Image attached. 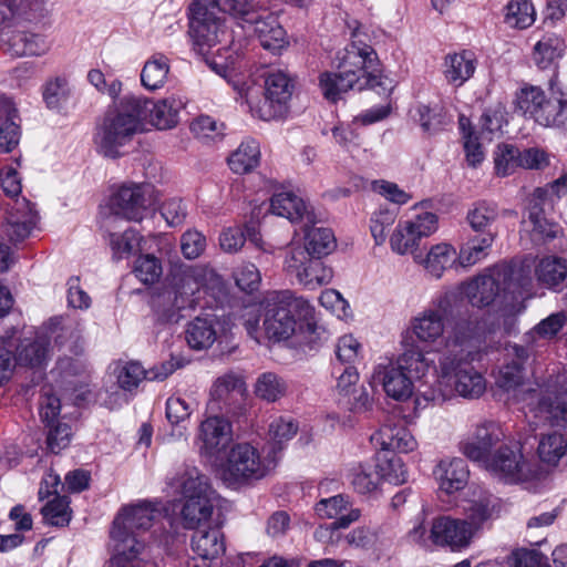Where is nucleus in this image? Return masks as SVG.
<instances>
[{"label":"nucleus","mask_w":567,"mask_h":567,"mask_svg":"<svg viewBox=\"0 0 567 567\" xmlns=\"http://www.w3.org/2000/svg\"><path fill=\"white\" fill-rule=\"evenodd\" d=\"M188 10V33L194 51L200 55L208 54L216 44L226 38L227 29L221 13H228L254 24V32L266 50L280 53L288 44L286 31L275 17L255 18L252 0H193Z\"/></svg>","instance_id":"obj_1"},{"label":"nucleus","mask_w":567,"mask_h":567,"mask_svg":"<svg viewBox=\"0 0 567 567\" xmlns=\"http://www.w3.org/2000/svg\"><path fill=\"white\" fill-rule=\"evenodd\" d=\"M262 309V333L259 318L245 320L248 334L258 343L265 338L270 342L299 348L315 341L318 329L316 310L303 297L290 290L272 291L265 298Z\"/></svg>","instance_id":"obj_2"},{"label":"nucleus","mask_w":567,"mask_h":567,"mask_svg":"<svg viewBox=\"0 0 567 567\" xmlns=\"http://www.w3.org/2000/svg\"><path fill=\"white\" fill-rule=\"evenodd\" d=\"M338 73L326 72L320 75L319 84L326 99L336 101L349 90L372 89L381 85L379 58L368 43L355 39L337 55Z\"/></svg>","instance_id":"obj_3"},{"label":"nucleus","mask_w":567,"mask_h":567,"mask_svg":"<svg viewBox=\"0 0 567 567\" xmlns=\"http://www.w3.org/2000/svg\"><path fill=\"white\" fill-rule=\"evenodd\" d=\"M147 103L145 96L134 94L118 101L96 128L94 143L99 153L111 158L124 154L123 148L145 128Z\"/></svg>","instance_id":"obj_4"},{"label":"nucleus","mask_w":567,"mask_h":567,"mask_svg":"<svg viewBox=\"0 0 567 567\" xmlns=\"http://www.w3.org/2000/svg\"><path fill=\"white\" fill-rule=\"evenodd\" d=\"M161 515L156 503L138 501L121 507L110 530V550L144 549L142 534L151 528Z\"/></svg>","instance_id":"obj_5"},{"label":"nucleus","mask_w":567,"mask_h":567,"mask_svg":"<svg viewBox=\"0 0 567 567\" xmlns=\"http://www.w3.org/2000/svg\"><path fill=\"white\" fill-rule=\"evenodd\" d=\"M275 466V456L261 457L251 444L238 443L228 451L218 474L227 486L238 488L265 478Z\"/></svg>","instance_id":"obj_6"},{"label":"nucleus","mask_w":567,"mask_h":567,"mask_svg":"<svg viewBox=\"0 0 567 567\" xmlns=\"http://www.w3.org/2000/svg\"><path fill=\"white\" fill-rule=\"evenodd\" d=\"M238 91L254 116L270 121L286 114L287 103L292 94V84L287 73L272 71L266 76L262 100H260V87L252 83L244 84L238 87Z\"/></svg>","instance_id":"obj_7"},{"label":"nucleus","mask_w":567,"mask_h":567,"mask_svg":"<svg viewBox=\"0 0 567 567\" xmlns=\"http://www.w3.org/2000/svg\"><path fill=\"white\" fill-rule=\"evenodd\" d=\"M177 486L185 498L182 509L185 527L195 529L209 524L217 496L207 477L193 468L178 477Z\"/></svg>","instance_id":"obj_8"},{"label":"nucleus","mask_w":567,"mask_h":567,"mask_svg":"<svg viewBox=\"0 0 567 567\" xmlns=\"http://www.w3.org/2000/svg\"><path fill=\"white\" fill-rule=\"evenodd\" d=\"M205 270L200 267L181 268L173 277V289L154 300V307L166 320H174L177 313L196 305L195 295L204 285Z\"/></svg>","instance_id":"obj_9"},{"label":"nucleus","mask_w":567,"mask_h":567,"mask_svg":"<svg viewBox=\"0 0 567 567\" xmlns=\"http://www.w3.org/2000/svg\"><path fill=\"white\" fill-rule=\"evenodd\" d=\"M483 466L491 475L509 484L540 481L547 475L538 462L506 445L497 449Z\"/></svg>","instance_id":"obj_10"},{"label":"nucleus","mask_w":567,"mask_h":567,"mask_svg":"<svg viewBox=\"0 0 567 567\" xmlns=\"http://www.w3.org/2000/svg\"><path fill=\"white\" fill-rule=\"evenodd\" d=\"M73 333L71 326L62 317L50 319L43 328L37 332L34 339H24L17 347L16 361L20 365L32 369H42L50 359V342L63 344L64 339Z\"/></svg>","instance_id":"obj_11"},{"label":"nucleus","mask_w":567,"mask_h":567,"mask_svg":"<svg viewBox=\"0 0 567 567\" xmlns=\"http://www.w3.org/2000/svg\"><path fill=\"white\" fill-rule=\"evenodd\" d=\"M516 106L523 114L542 126H559L567 121V101L548 97L536 85H525L516 93Z\"/></svg>","instance_id":"obj_12"},{"label":"nucleus","mask_w":567,"mask_h":567,"mask_svg":"<svg viewBox=\"0 0 567 567\" xmlns=\"http://www.w3.org/2000/svg\"><path fill=\"white\" fill-rule=\"evenodd\" d=\"M516 401L524 402L522 408L529 424L538 426L567 425V392H518Z\"/></svg>","instance_id":"obj_13"},{"label":"nucleus","mask_w":567,"mask_h":567,"mask_svg":"<svg viewBox=\"0 0 567 567\" xmlns=\"http://www.w3.org/2000/svg\"><path fill=\"white\" fill-rule=\"evenodd\" d=\"M439 228L434 213L421 212L401 219L389 237L391 250L400 256L419 255L421 240L433 235Z\"/></svg>","instance_id":"obj_14"},{"label":"nucleus","mask_w":567,"mask_h":567,"mask_svg":"<svg viewBox=\"0 0 567 567\" xmlns=\"http://www.w3.org/2000/svg\"><path fill=\"white\" fill-rule=\"evenodd\" d=\"M157 199L155 188L150 184H124L111 195L109 207L114 216L142 221Z\"/></svg>","instance_id":"obj_15"},{"label":"nucleus","mask_w":567,"mask_h":567,"mask_svg":"<svg viewBox=\"0 0 567 567\" xmlns=\"http://www.w3.org/2000/svg\"><path fill=\"white\" fill-rule=\"evenodd\" d=\"M481 392H426L420 396L417 392H385V405L382 408L393 417L411 420L415 417L417 411L426 406L429 401L443 403L457 398L465 400H476Z\"/></svg>","instance_id":"obj_16"},{"label":"nucleus","mask_w":567,"mask_h":567,"mask_svg":"<svg viewBox=\"0 0 567 567\" xmlns=\"http://www.w3.org/2000/svg\"><path fill=\"white\" fill-rule=\"evenodd\" d=\"M513 271L506 266L486 269L477 277L461 284L460 291L474 307L491 305L501 291L509 290L508 279Z\"/></svg>","instance_id":"obj_17"},{"label":"nucleus","mask_w":567,"mask_h":567,"mask_svg":"<svg viewBox=\"0 0 567 567\" xmlns=\"http://www.w3.org/2000/svg\"><path fill=\"white\" fill-rule=\"evenodd\" d=\"M284 269L308 290L329 285L333 278L332 269L321 258L308 256L303 249L287 250Z\"/></svg>","instance_id":"obj_18"},{"label":"nucleus","mask_w":567,"mask_h":567,"mask_svg":"<svg viewBox=\"0 0 567 567\" xmlns=\"http://www.w3.org/2000/svg\"><path fill=\"white\" fill-rule=\"evenodd\" d=\"M233 442V425L223 416H209L198 426L195 444L200 456L217 458Z\"/></svg>","instance_id":"obj_19"},{"label":"nucleus","mask_w":567,"mask_h":567,"mask_svg":"<svg viewBox=\"0 0 567 567\" xmlns=\"http://www.w3.org/2000/svg\"><path fill=\"white\" fill-rule=\"evenodd\" d=\"M446 305L447 293L410 320L411 333L420 343L432 346L444 336Z\"/></svg>","instance_id":"obj_20"},{"label":"nucleus","mask_w":567,"mask_h":567,"mask_svg":"<svg viewBox=\"0 0 567 567\" xmlns=\"http://www.w3.org/2000/svg\"><path fill=\"white\" fill-rule=\"evenodd\" d=\"M504 437L501 426L493 421H484L460 442L458 449L463 455L473 462L483 463L492 455V450Z\"/></svg>","instance_id":"obj_21"},{"label":"nucleus","mask_w":567,"mask_h":567,"mask_svg":"<svg viewBox=\"0 0 567 567\" xmlns=\"http://www.w3.org/2000/svg\"><path fill=\"white\" fill-rule=\"evenodd\" d=\"M50 13L49 0H4L0 7V29L10 27L13 21L45 25Z\"/></svg>","instance_id":"obj_22"},{"label":"nucleus","mask_w":567,"mask_h":567,"mask_svg":"<svg viewBox=\"0 0 567 567\" xmlns=\"http://www.w3.org/2000/svg\"><path fill=\"white\" fill-rule=\"evenodd\" d=\"M37 221V212L27 198H16L6 204L4 231L11 241L19 243L28 238Z\"/></svg>","instance_id":"obj_23"},{"label":"nucleus","mask_w":567,"mask_h":567,"mask_svg":"<svg viewBox=\"0 0 567 567\" xmlns=\"http://www.w3.org/2000/svg\"><path fill=\"white\" fill-rule=\"evenodd\" d=\"M474 536L463 519L442 516L433 520L430 538L434 545L449 546L452 549L467 547Z\"/></svg>","instance_id":"obj_24"},{"label":"nucleus","mask_w":567,"mask_h":567,"mask_svg":"<svg viewBox=\"0 0 567 567\" xmlns=\"http://www.w3.org/2000/svg\"><path fill=\"white\" fill-rule=\"evenodd\" d=\"M440 369L441 383L446 388L454 390H482L485 388L484 379L480 373L468 365L462 367L460 361L451 359L447 353L440 359Z\"/></svg>","instance_id":"obj_25"},{"label":"nucleus","mask_w":567,"mask_h":567,"mask_svg":"<svg viewBox=\"0 0 567 567\" xmlns=\"http://www.w3.org/2000/svg\"><path fill=\"white\" fill-rule=\"evenodd\" d=\"M75 392H44L40 399V416L45 425L56 423V417L63 419L76 417V408L80 406L84 396L82 393L74 395Z\"/></svg>","instance_id":"obj_26"},{"label":"nucleus","mask_w":567,"mask_h":567,"mask_svg":"<svg viewBox=\"0 0 567 567\" xmlns=\"http://www.w3.org/2000/svg\"><path fill=\"white\" fill-rule=\"evenodd\" d=\"M271 214L291 223L311 220V210L307 202L291 189L280 187L270 197Z\"/></svg>","instance_id":"obj_27"},{"label":"nucleus","mask_w":567,"mask_h":567,"mask_svg":"<svg viewBox=\"0 0 567 567\" xmlns=\"http://www.w3.org/2000/svg\"><path fill=\"white\" fill-rule=\"evenodd\" d=\"M369 385L375 390H411L412 383L402 370L400 358L383 357L374 364L369 379Z\"/></svg>","instance_id":"obj_28"},{"label":"nucleus","mask_w":567,"mask_h":567,"mask_svg":"<svg viewBox=\"0 0 567 567\" xmlns=\"http://www.w3.org/2000/svg\"><path fill=\"white\" fill-rule=\"evenodd\" d=\"M414 262L434 278H441L451 268L460 267L456 248L446 241L432 245L426 252L415 255Z\"/></svg>","instance_id":"obj_29"},{"label":"nucleus","mask_w":567,"mask_h":567,"mask_svg":"<svg viewBox=\"0 0 567 567\" xmlns=\"http://www.w3.org/2000/svg\"><path fill=\"white\" fill-rule=\"evenodd\" d=\"M371 442L383 451L399 453H410L417 447V442L411 432L404 425L393 423L390 419L371 435Z\"/></svg>","instance_id":"obj_30"},{"label":"nucleus","mask_w":567,"mask_h":567,"mask_svg":"<svg viewBox=\"0 0 567 567\" xmlns=\"http://www.w3.org/2000/svg\"><path fill=\"white\" fill-rule=\"evenodd\" d=\"M6 44L16 56H43L51 51L53 41L45 33L25 30L13 32Z\"/></svg>","instance_id":"obj_31"},{"label":"nucleus","mask_w":567,"mask_h":567,"mask_svg":"<svg viewBox=\"0 0 567 567\" xmlns=\"http://www.w3.org/2000/svg\"><path fill=\"white\" fill-rule=\"evenodd\" d=\"M440 488L452 494L463 489L470 477L466 462L461 457L443 458L433 471Z\"/></svg>","instance_id":"obj_32"},{"label":"nucleus","mask_w":567,"mask_h":567,"mask_svg":"<svg viewBox=\"0 0 567 567\" xmlns=\"http://www.w3.org/2000/svg\"><path fill=\"white\" fill-rule=\"evenodd\" d=\"M316 513L321 518H333L332 528H347L358 520L361 514L358 508H349L348 497L341 494L319 501L316 504Z\"/></svg>","instance_id":"obj_33"},{"label":"nucleus","mask_w":567,"mask_h":567,"mask_svg":"<svg viewBox=\"0 0 567 567\" xmlns=\"http://www.w3.org/2000/svg\"><path fill=\"white\" fill-rule=\"evenodd\" d=\"M147 103V118L145 121L158 130L174 127L178 123L181 110L185 106L184 101L178 96H168L157 102L145 96Z\"/></svg>","instance_id":"obj_34"},{"label":"nucleus","mask_w":567,"mask_h":567,"mask_svg":"<svg viewBox=\"0 0 567 567\" xmlns=\"http://www.w3.org/2000/svg\"><path fill=\"white\" fill-rule=\"evenodd\" d=\"M192 549L203 559H215L225 551L224 535L218 525L210 523L195 528Z\"/></svg>","instance_id":"obj_35"},{"label":"nucleus","mask_w":567,"mask_h":567,"mask_svg":"<svg viewBox=\"0 0 567 567\" xmlns=\"http://www.w3.org/2000/svg\"><path fill=\"white\" fill-rule=\"evenodd\" d=\"M476 69L475 54L471 51H462L447 54L443 62V74L446 82L455 87L462 86L468 81Z\"/></svg>","instance_id":"obj_36"},{"label":"nucleus","mask_w":567,"mask_h":567,"mask_svg":"<svg viewBox=\"0 0 567 567\" xmlns=\"http://www.w3.org/2000/svg\"><path fill=\"white\" fill-rule=\"evenodd\" d=\"M499 511V499L492 494H485L470 503L465 508V518L463 520L471 527V533L475 536L487 520L498 516Z\"/></svg>","instance_id":"obj_37"},{"label":"nucleus","mask_w":567,"mask_h":567,"mask_svg":"<svg viewBox=\"0 0 567 567\" xmlns=\"http://www.w3.org/2000/svg\"><path fill=\"white\" fill-rule=\"evenodd\" d=\"M565 39L556 32H547L534 44L532 59L542 70H546L563 58L566 51Z\"/></svg>","instance_id":"obj_38"},{"label":"nucleus","mask_w":567,"mask_h":567,"mask_svg":"<svg viewBox=\"0 0 567 567\" xmlns=\"http://www.w3.org/2000/svg\"><path fill=\"white\" fill-rule=\"evenodd\" d=\"M336 247V237L330 228L311 227L305 231L303 244H292L288 250L303 249L308 256L322 258Z\"/></svg>","instance_id":"obj_39"},{"label":"nucleus","mask_w":567,"mask_h":567,"mask_svg":"<svg viewBox=\"0 0 567 567\" xmlns=\"http://www.w3.org/2000/svg\"><path fill=\"white\" fill-rule=\"evenodd\" d=\"M107 373L122 390H132L150 381L147 370L137 361H115L109 365Z\"/></svg>","instance_id":"obj_40"},{"label":"nucleus","mask_w":567,"mask_h":567,"mask_svg":"<svg viewBox=\"0 0 567 567\" xmlns=\"http://www.w3.org/2000/svg\"><path fill=\"white\" fill-rule=\"evenodd\" d=\"M169 59L163 53L151 55L141 71V83L150 91H155L164 86L169 73Z\"/></svg>","instance_id":"obj_41"},{"label":"nucleus","mask_w":567,"mask_h":567,"mask_svg":"<svg viewBox=\"0 0 567 567\" xmlns=\"http://www.w3.org/2000/svg\"><path fill=\"white\" fill-rule=\"evenodd\" d=\"M494 239L495 235L487 231L483 236H475L467 240L457 252L458 266L468 268L485 259L489 254Z\"/></svg>","instance_id":"obj_42"},{"label":"nucleus","mask_w":567,"mask_h":567,"mask_svg":"<svg viewBox=\"0 0 567 567\" xmlns=\"http://www.w3.org/2000/svg\"><path fill=\"white\" fill-rule=\"evenodd\" d=\"M215 319L208 317H197L186 330V341L195 350L209 348L216 340Z\"/></svg>","instance_id":"obj_43"},{"label":"nucleus","mask_w":567,"mask_h":567,"mask_svg":"<svg viewBox=\"0 0 567 567\" xmlns=\"http://www.w3.org/2000/svg\"><path fill=\"white\" fill-rule=\"evenodd\" d=\"M538 282L547 288L563 284L567 277V261L556 256H547L539 260L535 269Z\"/></svg>","instance_id":"obj_44"},{"label":"nucleus","mask_w":567,"mask_h":567,"mask_svg":"<svg viewBox=\"0 0 567 567\" xmlns=\"http://www.w3.org/2000/svg\"><path fill=\"white\" fill-rule=\"evenodd\" d=\"M567 454V437L558 432L543 435L537 447V455L542 463L556 467Z\"/></svg>","instance_id":"obj_45"},{"label":"nucleus","mask_w":567,"mask_h":567,"mask_svg":"<svg viewBox=\"0 0 567 567\" xmlns=\"http://www.w3.org/2000/svg\"><path fill=\"white\" fill-rule=\"evenodd\" d=\"M21 128L14 105L0 116V154L11 153L20 143Z\"/></svg>","instance_id":"obj_46"},{"label":"nucleus","mask_w":567,"mask_h":567,"mask_svg":"<svg viewBox=\"0 0 567 567\" xmlns=\"http://www.w3.org/2000/svg\"><path fill=\"white\" fill-rule=\"evenodd\" d=\"M260 157L256 141L243 142L228 157L229 168L236 174H246L254 169Z\"/></svg>","instance_id":"obj_47"},{"label":"nucleus","mask_w":567,"mask_h":567,"mask_svg":"<svg viewBox=\"0 0 567 567\" xmlns=\"http://www.w3.org/2000/svg\"><path fill=\"white\" fill-rule=\"evenodd\" d=\"M402 370L414 386V381L423 379L430 371L433 361L426 358V353L419 348L404 351L400 355Z\"/></svg>","instance_id":"obj_48"},{"label":"nucleus","mask_w":567,"mask_h":567,"mask_svg":"<svg viewBox=\"0 0 567 567\" xmlns=\"http://www.w3.org/2000/svg\"><path fill=\"white\" fill-rule=\"evenodd\" d=\"M142 237L133 229L128 228L123 233L109 231L107 243L115 260L128 258L133 252L140 249Z\"/></svg>","instance_id":"obj_49"},{"label":"nucleus","mask_w":567,"mask_h":567,"mask_svg":"<svg viewBox=\"0 0 567 567\" xmlns=\"http://www.w3.org/2000/svg\"><path fill=\"white\" fill-rule=\"evenodd\" d=\"M504 19L511 28L526 29L536 19L534 4L529 0H512L505 8Z\"/></svg>","instance_id":"obj_50"},{"label":"nucleus","mask_w":567,"mask_h":567,"mask_svg":"<svg viewBox=\"0 0 567 567\" xmlns=\"http://www.w3.org/2000/svg\"><path fill=\"white\" fill-rule=\"evenodd\" d=\"M43 522L51 526H66L72 518V509L70 508V499L65 495H56L49 499L41 508Z\"/></svg>","instance_id":"obj_51"},{"label":"nucleus","mask_w":567,"mask_h":567,"mask_svg":"<svg viewBox=\"0 0 567 567\" xmlns=\"http://www.w3.org/2000/svg\"><path fill=\"white\" fill-rule=\"evenodd\" d=\"M495 174L499 177L512 175L519 164V150L509 144H498L493 153Z\"/></svg>","instance_id":"obj_52"},{"label":"nucleus","mask_w":567,"mask_h":567,"mask_svg":"<svg viewBox=\"0 0 567 567\" xmlns=\"http://www.w3.org/2000/svg\"><path fill=\"white\" fill-rule=\"evenodd\" d=\"M375 468L380 481H386L391 484L399 485L405 483L408 472L401 457L396 455L379 456L377 458Z\"/></svg>","instance_id":"obj_53"},{"label":"nucleus","mask_w":567,"mask_h":567,"mask_svg":"<svg viewBox=\"0 0 567 567\" xmlns=\"http://www.w3.org/2000/svg\"><path fill=\"white\" fill-rule=\"evenodd\" d=\"M196 403L189 392H175L166 400V417L178 424L192 414Z\"/></svg>","instance_id":"obj_54"},{"label":"nucleus","mask_w":567,"mask_h":567,"mask_svg":"<svg viewBox=\"0 0 567 567\" xmlns=\"http://www.w3.org/2000/svg\"><path fill=\"white\" fill-rule=\"evenodd\" d=\"M413 118L429 134L441 131L447 124L443 109L437 105L431 107L425 104H417L414 109Z\"/></svg>","instance_id":"obj_55"},{"label":"nucleus","mask_w":567,"mask_h":567,"mask_svg":"<svg viewBox=\"0 0 567 567\" xmlns=\"http://www.w3.org/2000/svg\"><path fill=\"white\" fill-rule=\"evenodd\" d=\"M298 432V424L291 419L278 417L269 425L268 441L271 453L281 451L285 443L290 441Z\"/></svg>","instance_id":"obj_56"},{"label":"nucleus","mask_w":567,"mask_h":567,"mask_svg":"<svg viewBox=\"0 0 567 567\" xmlns=\"http://www.w3.org/2000/svg\"><path fill=\"white\" fill-rule=\"evenodd\" d=\"M499 210L496 204L478 202L467 214V220L475 231L487 230L497 220Z\"/></svg>","instance_id":"obj_57"},{"label":"nucleus","mask_w":567,"mask_h":567,"mask_svg":"<svg viewBox=\"0 0 567 567\" xmlns=\"http://www.w3.org/2000/svg\"><path fill=\"white\" fill-rule=\"evenodd\" d=\"M375 399L369 392H339L340 409L353 414H362L372 410Z\"/></svg>","instance_id":"obj_58"},{"label":"nucleus","mask_w":567,"mask_h":567,"mask_svg":"<svg viewBox=\"0 0 567 567\" xmlns=\"http://www.w3.org/2000/svg\"><path fill=\"white\" fill-rule=\"evenodd\" d=\"M189 128L199 140L215 141L224 135L225 124L208 115H200L190 123Z\"/></svg>","instance_id":"obj_59"},{"label":"nucleus","mask_w":567,"mask_h":567,"mask_svg":"<svg viewBox=\"0 0 567 567\" xmlns=\"http://www.w3.org/2000/svg\"><path fill=\"white\" fill-rule=\"evenodd\" d=\"M70 87L65 79L55 78L49 81L43 90V100L52 110L61 109L70 97Z\"/></svg>","instance_id":"obj_60"},{"label":"nucleus","mask_w":567,"mask_h":567,"mask_svg":"<svg viewBox=\"0 0 567 567\" xmlns=\"http://www.w3.org/2000/svg\"><path fill=\"white\" fill-rule=\"evenodd\" d=\"M337 359L353 364L363 357L362 343L351 333L341 336L336 343Z\"/></svg>","instance_id":"obj_61"},{"label":"nucleus","mask_w":567,"mask_h":567,"mask_svg":"<svg viewBox=\"0 0 567 567\" xmlns=\"http://www.w3.org/2000/svg\"><path fill=\"white\" fill-rule=\"evenodd\" d=\"M380 477L377 470L373 472L369 465L359 464L352 468L351 484L360 494L372 493L378 488Z\"/></svg>","instance_id":"obj_62"},{"label":"nucleus","mask_w":567,"mask_h":567,"mask_svg":"<svg viewBox=\"0 0 567 567\" xmlns=\"http://www.w3.org/2000/svg\"><path fill=\"white\" fill-rule=\"evenodd\" d=\"M396 215L390 209L374 212L370 219V231L375 245L385 243L389 229L394 225Z\"/></svg>","instance_id":"obj_63"},{"label":"nucleus","mask_w":567,"mask_h":567,"mask_svg":"<svg viewBox=\"0 0 567 567\" xmlns=\"http://www.w3.org/2000/svg\"><path fill=\"white\" fill-rule=\"evenodd\" d=\"M134 272L143 284L151 285L161 278L163 269L155 256L144 255L135 261Z\"/></svg>","instance_id":"obj_64"}]
</instances>
